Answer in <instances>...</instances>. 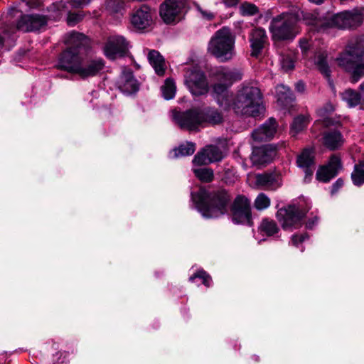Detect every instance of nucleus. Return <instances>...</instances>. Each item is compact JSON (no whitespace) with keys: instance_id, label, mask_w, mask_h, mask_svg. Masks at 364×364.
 I'll return each instance as SVG.
<instances>
[{"instance_id":"nucleus-51","label":"nucleus","mask_w":364,"mask_h":364,"mask_svg":"<svg viewBox=\"0 0 364 364\" xmlns=\"http://www.w3.org/2000/svg\"><path fill=\"white\" fill-rule=\"evenodd\" d=\"M295 88L297 92L302 93L305 90V85L303 82L299 81L296 83Z\"/></svg>"},{"instance_id":"nucleus-47","label":"nucleus","mask_w":364,"mask_h":364,"mask_svg":"<svg viewBox=\"0 0 364 364\" xmlns=\"http://www.w3.org/2000/svg\"><path fill=\"white\" fill-rule=\"evenodd\" d=\"M308 237L307 235L302 234L300 235H294L292 236L291 242L294 245L297 246L299 243L302 242Z\"/></svg>"},{"instance_id":"nucleus-29","label":"nucleus","mask_w":364,"mask_h":364,"mask_svg":"<svg viewBox=\"0 0 364 364\" xmlns=\"http://www.w3.org/2000/svg\"><path fill=\"white\" fill-rule=\"evenodd\" d=\"M342 100L346 102L349 107H355L358 105H363L364 102L361 95L352 89H348L341 94Z\"/></svg>"},{"instance_id":"nucleus-2","label":"nucleus","mask_w":364,"mask_h":364,"mask_svg":"<svg viewBox=\"0 0 364 364\" xmlns=\"http://www.w3.org/2000/svg\"><path fill=\"white\" fill-rule=\"evenodd\" d=\"M191 198L197 210L206 218H218L225 214L230 200L228 193L223 190L210 193L202 188L198 193H192Z\"/></svg>"},{"instance_id":"nucleus-49","label":"nucleus","mask_w":364,"mask_h":364,"mask_svg":"<svg viewBox=\"0 0 364 364\" xmlns=\"http://www.w3.org/2000/svg\"><path fill=\"white\" fill-rule=\"evenodd\" d=\"M343 185V181L341 178H338L332 186V193H335L338 189Z\"/></svg>"},{"instance_id":"nucleus-41","label":"nucleus","mask_w":364,"mask_h":364,"mask_svg":"<svg viewBox=\"0 0 364 364\" xmlns=\"http://www.w3.org/2000/svg\"><path fill=\"white\" fill-rule=\"evenodd\" d=\"M240 11L242 16H252L258 12V9L255 4L245 1L240 5Z\"/></svg>"},{"instance_id":"nucleus-36","label":"nucleus","mask_w":364,"mask_h":364,"mask_svg":"<svg viewBox=\"0 0 364 364\" xmlns=\"http://www.w3.org/2000/svg\"><path fill=\"white\" fill-rule=\"evenodd\" d=\"M276 95L278 101L282 102H289L293 100L292 92L290 89L284 85H279L276 87Z\"/></svg>"},{"instance_id":"nucleus-54","label":"nucleus","mask_w":364,"mask_h":364,"mask_svg":"<svg viewBox=\"0 0 364 364\" xmlns=\"http://www.w3.org/2000/svg\"><path fill=\"white\" fill-rule=\"evenodd\" d=\"M26 2V5H28L29 7H34L36 5V0H23Z\"/></svg>"},{"instance_id":"nucleus-32","label":"nucleus","mask_w":364,"mask_h":364,"mask_svg":"<svg viewBox=\"0 0 364 364\" xmlns=\"http://www.w3.org/2000/svg\"><path fill=\"white\" fill-rule=\"evenodd\" d=\"M105 9L112 16L122 14L124 10V2L121 0H107L105 2Z\"/></svg>"},{"instance_id":"nucleus-11","label":"nucleus","mask_w":364,"mask_h":364,"mask_svg":"<svg viewBox=\"0 0 364 364\" xmlns=\"http://www.w3.org/2000/svg\"><path fill=\"white\" fill-rule=\"evenodd\" d=\"M185 5V0H166L160 6V16L167 24L178 22L181 18Z\"/></svg>"},{"instance_id":"nucleus-56","label":"nucleus","mask_w":364,"mask_h":364,"mask_svg":"<svg viewBox=\"0 0 364 364\" xmlns=\"http://www.w3.org/2000/svg\"><path fill=\"white\" fill-rule=\"evenodd\" d=\"M64 6V4H63V2H60L59 4V5L58 6V9L60 10V7H63ZM63 14H62V11H58V14L56 15V17H59L60 16H61ZM53 18H55V16H53Z\"/></svg>"},{"instance_id":"nucleus-22","label":"nucleus","mask_w":364,"mask_h":364,"mask_svg":"<svg viewBox=\"0 0 364 364\" xmlns=\"http://www.w3.org/2000/svg\"><path fill=\"white\" fill-rule=\"evenodd\" d=\"M119 87L127 95L135 93L138 90L139 85L132 71L129 70L123 71L119 81Z\"/></svg>"},{"instance_id":"nucleus-28","label":"nucleus","mask_w":364,"mask_h":364,"mask_svg":"<svg viewBox=\"0 0 364 364\" xmlns=\"http://www.w3.org/2000/svg\"><path fill=\"white\" fill-rule=\"evenodd\" d=\"M348 11L326 17V31L331 28H347L349 22L347 21Z\"/></svg>"},{"instance_id":"nucleus-15","label":"nucleus","mask_w":364,"mask_h":364,"mask_svg":"<svg viewBox=\"0 0 364 364\" xmlns=\"http://www.w3.org/2000/svg\"><path fill=\"white\" fill-rule=\"evenodd\" d=\"M225 156L223 151L218 146H207L194 156L193 162L196 165H207L221 161Z\"/></svg>"},{"instance_id":"nucleus-6","label":"nucleus","mask_w":364,"mask_h":364,"mask_svg":"<svg viewBox=\"0 0 364 364\" xmlns=\"http://www.w3.org/2000/svg\"><path fill=\"white\" fill-rule=\"evenodd\" d=\"M298 16L294 14H282L274 17L269 25L272 38L277 41L292 40L299 33Z\"/></svg>"},{"instance_id":"nucleus-4","label":"nucleus","mask_w":364,"mask_h":364,"mask_svg":"<svg viewBox=\"0 0 364 364\" xmlns=\"http://www.w3.org/2000/svg\"><path fill=\"white\" fill-rule=\"evenodd\" d=\"M236 36L231 29L223 26L211 37L208 53L221 62H227L235 55Z\"/></svg>"},{"instance_id":"nucleus-48","label":"nucleus","mask_w":364,"mask_h":364,"mask_svg":"<svg viewBox=\"0 0 364 364\" xmlns=\"http://www.w3.org/2000/svg\"><path fill=\"white\" fill-rule=\"evenodd\" d=\"M90 1L91 0H71L74 7H82L87 5Z\"/></svg>"},{"instance_id":"nucleus-23","label":"nucleus","mask_w":364,"mask_h":364,"mask_svg":"<svg viewBox=\"0 0 364 364\" xmlns=\"http://www.w3.org/2000/svg\"><path fill=\"white\" fill-rule=\"evenodd\" d=\"M344 141L343 135L337 130L326 132L322 137L323 144L330 150L338 149L343 145Z\"/></svg>"},{"instance_id":"nucleus-52","label":"nucleus","mask_w":364,"mask_h":364,"mask_svg":"<svg viewBox=\"0 0 364 364\" xmlns=\"http://www.w3.org/2000/svg\"><path fill=\"white\" fill-rule=\"evenodd\" d=\"M238 1L239 0H223V2L229 7L237 5Z\"/></svg>"},{"instance_id":"nucleus-30","label":"nucleus","mask_w":364,"mask_h":364,"mask_svg":"<svg viewBox=\"0 0 364 364\" xmlns=\"http://www.w3.org/2000/svg\"><path fill=\"white\" fill-rule=\"evenodd\" d=\"M196 150V144L193 142L187 141L180 145L178 148H175L171 152L173 154L171 157L177 158L179 156H186L192 155Z\"/></svg>"},{"instance_id":"nucleus-16","label":"nucleus","mask_w":364,"mask_h":364,"mask_svg":"<svg viewBox=\"0 0 364 364\" xmlns=\"http://www.w3.org/2000/svg\"><path fill=\"white\" fill-rule=\"evenodd\" d=\"M276 156V148L267 144L253 149L251 160L255 165H264L270 163Z\"/></svg>"},{"instance_id":"nucleus-3","label":"nucleus","mask_w":364,"mask_h":364,"mask_svg":"<svg viewBox=\"0 0 364 364\" xmlns=\"http://www.w3.org/2000/svg\"><path fill=\"white\" fill-rule=\"evenodd\" d=\"M231 107L237 114L251 117L259 116L264 110L259 89L254 86H242L238 90Z\"/></svg>"},{"instance_id":"nucleus-37","label":"nucleus","mask_w":364,"mask_h":364,"mask_svg":"<svg viewBox=\"0 0 364 364\" xmlns=\"http://www.w3.org/2000/svg\"><path fill=\"white\" fill-rule=\"evenodd\" d=\"M259 228L262 232L265 233L268 236L273 235L279 230L276 223L272 220L268 219H264L262 221Z\"/></svg>"},{"instance_id":"nucleus-18","label":"nucleus","mask_w":364,"mask_h":364,"mask_svg":"<svg viewBox=\"0 0 364 364\" xmlns=\"http://www.w3.org/2000/svg\"><path fill=\"white\" fill-rule=\"evenodd\" d=\"M314 151L311 149H304L297 158V165L304 170L305 173L304 182H309L315 169Z\"/></svg>"},{"instance_id":"nucleus-1","label":"nucleus","mask_w":364,"mask_h":364,"mask_svg":"<svg viewBox=\"0 0 364 364\" xmlns=\"http://www.w3.org/2000/svg\"><path fill=\"white\" fill-rule=\"evenodd\" d=\"M68 48L60 55L58 68L82 79L94 77L105 67L102 59L87 55L90 40L82 33L72 32L66 39Z\"/></svg>"},{"instance_id":"nucleus-59","label":"nucleus","mask_w":364,"mask_h":364,"mask_svg":"<svg viewBox=\"0 0 364 364\" xmlns=\"http://www.w3.org/2000/svg\"><path fill=\"white\" fill-rule=\"evenodd\" d=\"M326 109L328 111H333V106L331 105H328V107L326 108Z\"/></svg>"},{"instance_id":"nucleus-42","label":"nucleus","mask_w":364,"mask_h":364,"mask_svg":"<svg viewBox=\"0 0 364 364\" xmlns=\"http://www.w3.org/2000/svg\"><path fill=\"white\" fill-rule=\"evenodd\" d=\"M270 205V199L264 194L259 193L255 200V206L257 210H264Z\"/></svg>"},{"instance_id":"nucleus-44","label":"nucleus","mask_w":364,"mask_h":364,"mask_svg":"<svg viewBox=\"0 0 364 364\" xmlns=\"http://www.w3.org/2000/svg\"><path fill=\"white\" fill-rule=\"evenodd\" d=\"M199 278L202 280V283L206 286L210 287L211 283V277L203 270L197 272L194 275L190 277V281L193 282L195 279Z\"/></svg>"},{"instance_id":"nucleus-7","label":"nucleus","mask_w":364,"mask_h":364,"mask_svg":"<svg viewBox=\"0 0 364 364\" xmlns=\"http://www.w3.org/2000/svg\"><path fill=\"white\" fill-rule=\"evenodd\" d=\"M184 82L190 92L195 96L204 95L208 92V83L204 73L197 67L186 68Z\"/></svg>"},{"instance_id":"nucleus-57","label":"nucleus","mask_w":364,"mask_h":364,"mask_svg":"<svg viewBox=\"0 0 364 364\" xmlns=\"http://www.w3.org/2000/svg\"><path fill=\"white\" fill-rule=\"evenodd\" d=\"M310 2H312L316 4H320L324 1V0H309Z\"/></svg>"},{"instance_id":"nucleus-43","label":"nucleus","mask_w":364,"mask_h":364,"mask_svg":"<svg viewBox=\"0 0 364 364\" xmlns=\"http://www.w3.org/2000/svg\"><path fill=\"white\" fill-rule=\"evenodd\" d=\"M194 6L198 11L200 18H201L203 20L205 21H211L214 19L215 16V14L212 12L210 10L203 9L201 6H200L198 4H195Z\"/></svg>"},{"instance_id":"nucleus-34","label":"nucleus","mask_w":364,"mask_h":364,"mask_svg":"<svg viewBox=\"0 0 364 364\" xmlns=\"http://www.w3.org/2000/svg\"><path fill=\"white\" fill-rule=\"evenodd\" d=\"M162 96L166 100H171L174 97L176 92V87L174 81L168 78L166 80L164 85L161 87Z\"/></svg>"},{"instance_id":"nucleus-10","label":"nucleus","mask_w":364,"mask_h":364,"mask_svg":"<svg viewBox=\"0 0 364 364\" xmlns=\"http://www.w3.org/2000/svg\"><path fill=\"white\" fill-rule=\"evenodd\" d=\"M304 216V213H301L295 205H290L287 208H281L277 213V219L285 230H292L300 228Z\"/></svg>"},{"instance_id":"nucleus-26","label":"nucleus","mask_w":364,"mask_h":364,"mask_svg":"<svg viewBox=\"0 0 364 364\" xmlns=\"http://www.w3.org/2000/svg\"><path fill=\"white\" fill-rule=\"evenodd\" d=\"M304 21L306 24L312 26L317 31L323 32L326 31V17L320 16L316 12L305 14Z\"/></svg>"},{"instance_id":"nucleus-21","label":"nucleus","mask_w":364,"mask_h":364,"mask_svg":"<svg viewBox=\"0 0 364 364\" xmlns=\"http://www.w3.org/2000/svg\"><path fill=\"white\" fill-rule=\"evenodd\" d=\"M256 184L267 190H275L281 186L282 180L279 174L269 173L256 176Z\"/></svg>"},{"instance_id":"nucleus-24","label":"nucleus","mask_w":364,"mask_h":364,"mask_svg":"<svg viewBox=\"0 0 364 364\" xmlns=\"http://www.w3.org/2000/svg\"><path fill=\"white\" fill-rule=\"evenodd\" d=\"M314 65L319 72L330 82L331 70L328 65V53L326 50H319L316 53Z\"/></svg>"},{"instance_id":"nucleus-38","label":"nucleus","mask_w":364,"mask_h":364,"mask_svg":"<svg viewBox=\"0 0 364 364\" xmlns=\"http://www.w3.org/2000/svg\"><path fill=\"white\" fill-rule=\"evenodd\" d=\"M351 178L355 186H359L364 183V164L355 165Z\"/></svg>"},{"instance_id":"nucleus-19","label":"nucleus","mask_w":364,"mask_h":364,"mask_svg":"<svg viewBox=\"0 0 364 364\" xmlns=\"http://www.w3.org/2000/svg\"><path fill=\"white\" fill-rule=\"evenodd\" d=\"M46 23V18L38 14L24 15L17 23V28L28 32L40 29Z\"/></svg>"},{"instance_id":"nucleus-40","label":"nucleus","mask_w":364,"mask_h":364,"mask_svg":"<svg viewBox=\"0 0 364 364\" xmlns=\"http://www.w3.org/2000/svg\"><path fill=\"white\" fill-rule=\"evenodd\" d=\"M194 173L203 182H210L213 178V171L210 168H196L194 169Z\"/></svg>"},{"instance_id":"nucleus-9","label":"nucleus","mask_w":364,"mask_h":364,"mask_svg":"<svg viewBox=\"0 0 364 364\" xmlns=\"http://www.w3.org/2000/svg\"><path fill=\"white\" fill-rule=\"evenodd\" d=\"M232 220L235 224L252 225L250 202L244 196L235 198L231 206Z\"/></svg>"},{"instance_id":"nucleus-53","label":"nucleus","mask_w":364,"mask_h":364,"mask_svg":"<svg viewBox=\"0 0 364 364\" xmlns=\"http://www.w3.org/2000/svg\"><path fill=\"white\" fill-rule=\"evenodd\" d=\"M317 222H318V218L316 217H315V218H314V219L311 221H309L306 223V227L308 228H312L313 226L314 225V224L317 223Z\"/></svg>"},{"instance_id":"nucleus-58","label":"nucleus","mask_w":364,"mask_h":364,"mask_svg":"<svg viewBox=\"0 0 364 364\" xmlns=\"http://www.w3.org/2000/svg\"><path fill=\"white\" fill-rule=\"evenodd\" d=\"M5 38L0 36V48L4 45Z\"/></svg>"},{"instance_id":"nucleus-50","label":"nucleus","mask_w":364,"mask_h":364,"mask_svg":"<svg viewBox=\"0 0 364 364\" xmlns=\"http://www.w3.org/2000/svg\"><path fill=\"white\" fill-rule=\"evenodd\" d=\"M299 45L303 53H306L310 46V43L306 39L300 40Z\"/></svg>"},{"instance_id":"nucleus-55","label":"nucleus","mask_w":364,"mask_h":364,"mask_svg":"<svg viewBox=\"0 0 364 364\" xmlns=\"http://www.w3.org/2000/svg\"><path fill=\"white\" fill-rule=\"evenodd\" d=\"M360 95H361V98L362 100H363L364 102V82H362L360 85Z\"/></svg>"},{"instance_id":"nucleus-20","label":"nucleus","mask_w":364,"mask_h":364,"mask_svg":"<svg viewBox=\"0 0 364 364\" xmlns=\"http://www.w3.org/2000/svg\"><path fill=\"white\" fill-rule=\"evenodd\" d=\"M276 121L270 118L258 129L252 133V137L255 141H262L272 139L276 133Z\"/></svg>"},{"instance_id":"nucleus-5","label":"nucleus","mask_w":364,"mask_h":364,"mask_svg":"<svg viewBox=\"0 0 364 364\" xmlns=\"http://www.w3.org/2000/svg\"><path fill=\"white\" fill-rule=\"evenodd\" d=\"M213 75L218 82L213 86V96L218 105L224 109L231 107L232 96L228 87L233 82L241 79V74L235 70L220 67L215 70Z\"/></svg>"},{"instance_id":"nucleus-25","label":"nucleus","mask_w":364,"mask_h":364,"mask_svg":"<svg viewBox=\"0 0 364 364\" xmlns=\"http://www.w3.org/2000/svg\"><path fill=\"white\" fill-rule=\"evenodd\" d=\"M201 121L203 127L208 124L215 125L218 124L223 121L222 114L214 108L208 107L200 109Z\"/></svg>"},{"instance_id":"nucleus-27","label":"nucleus","mask_w":364,"mask_h":364,"mask_svg":"<svg viewBox=\"0 0 364 364\" xmlns=\"http://www.w3.org/2000/svg\"><path fill=\"white\" fill-rule=\"evenodd\" d=\"M147 58L156 73L160 76L164 75L166 65L163 56L157 50H150L148 52Z\"/></svg>"},{"instance_id":"nucleus-12","label":"nucleus","mask_w":364,"mask_h":364,"mask_svg":"<svg viewBox=\"0 0 364 364\" xmlns=\"http://www.w3.org/2000/svg\"><path fill=\"white\" fill-rule=\"evenodd\" d=\"M129 49V43L122 36H110L104 47V53L109 59L124 55Z\"/></svg>"},{"instance_id":"nucleus-14","label":"nucleus","mask_w":364,"mask_h":364,"mask_svg":"<svg viewBox=\"0 0 364 364\" xmlns=\"http://www.w3.org/2000/svg\"><path fill=\"white\" fill-rule=\"evenodd\" d=\"M154 12L147 6L143 5L135 10L131 16V23L137 30H144L154 22Z\"/></svg>"},{"instance_id":"nucleus-45","label":"nucleus","mask_w":364,"mask_h":364,"mask_svg":"<svg viewBox=\"0 0 364 364\" xmlns=\"http://www.w3.org/2000/svg\"><path fill=\"white\" fill-rule=\"evenodd\" d=\"M281 63L282 68L286 71L292 70L294 68V60L289 55L283 56L281 60Z\"/></svg>"},{"instance_id":"nucleus-17","label":"nucleus","mask_w":364,"mask_h":364,"mask_svg":"<svg viewBox=\"0 0 364 364\" xmlns=\"http://www.w3.org/2000/svg\"><path fill=\"white\" fill-rule=\"evenodd\" d=\"M249 41L251 47V55L258 57L267 42L265 30L262 28L252 29L250 33Z\"/></svg>"},{"instance_id":"nucleus-33","label":"nucleus","mask_w":364,"mask_h":364,"mask_svg":"<svg viewBox=\"0 0 364 364\" xmlns=\"http://www.w3.org/2000/svg\"><path fill=\"white\" fill-rule=\"evenodd\" d=\"M347 21L349 22V28L358 26L364 20V9L360 11H348Z\"/></svg>"},{"instance_id":"nucleus-8","label":"nucleus","mask_w":364,"mask_h":364,"mask_svg":"<svg viewBox=\"0 0 364 364\" xmlns=\"http://www.w3.org/2000/svg\"><path fill=\"white\" fill-rule=\"evenodd\" d=\"M173 121L181 129L198 131L202 126L200 109L194 108L185 112L172 110Z\"/></svg>"},{"instance_id":"nucleus-39","label":"nucleus","mask_w":364,"mask_h":364,"mask_svg":"<svg viewBox=\"0 0 364 364\" xmlns=\"http://www.w3.org/2000/svg\"><path fill=\"white\" fill-rule=\"evenodd\" d=\"M308 124V119L304 116H299L296 117L291 127V133L292 135H296L304 129L306 128Z\"/></svg>"},{"instance_id":"nucleus-31","label":"nucleus","mask_w":364,"mask_h":364,"mask_svg":"<svg viewBox=\"0 0 364 364\" xmlns=\"http://www.w3.org/2000/svg\"><path fill=\"white\" fill-rule=\"evenodd\" d=\"M336 60L340 67H342L346 70L350 68L355 62V57L350 50H345L342 53Z\"/></svg>"},{"instance_id":"nucleus-35","label":"nucleus","mask_w":364,"mask_h":364,"mask_svg":"<svg viewBox=\"0 0 364 364\" xmlns=\"http://www.w3.org/2000/svg\"><path fill=\"white\" fill-rule=\"evenodd\" d=\"M346 71L350 73V82L356 83L364 76V63L356 62Z\"/></svg>"},{"instance_id":"nucleus-13","label":"nucleus","mask_w":364,"mask_h":364,"mask_svg":"<svg viewBox=\"0 0 364 364\" xmlns=\"http://www.w3.org/2000/svg\"><path fill=\"white\" fill-rule=\"evenodd\" d=\"M341 157L338 155H332L328 164L318 168L316 172V179L322 182H328L334 178L342 169Z\"/></svg>"},{"instance_id":"nucleus-46","label":"nucleus","mask_w":364,"mask_h":364,"mask_svg":"<svg viewBox=\"0 0 364 364\" xmlns=\"http://www.w3.org/2000/svg\"><path fill=\"white\" fill-rule=\"evenodd\" d=\"M83 15L81 14H72L70 13L67 18V23L69 26H75L77 23L81 21Z\"/></svg>"}]
</instances>
